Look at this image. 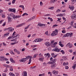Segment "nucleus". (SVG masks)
I'll return each mask as SVG.
<instances>
[{
    "mask_svg": "<svg viewBox=\"0 0 76 76\" xmlns=\"http://www.w3.org/2000/svg\"><path fill=\"white\" fill-rule=\"evenodd\" d=\"M40 5L41 6H42L43 5V3H42V1H41L40 3Z\"/></svg>",
    "mask_w": 76,
    "mask_h": 76,
    "instance_id": "obj_35",
    "label": "nucleus"
},
{
    "mask_svg": "<svg viewBox=\"0 0 76 76\" xmlns=\"http://www.w3.org/2000/svg\"><path fill=\"white\" fill-rule=\"evenodd\" d=\"M61 53H62L63 54H65V52H64V50H62L61 51Z\"/></svg>",
    "mask_w": 76,
    "mask_h": 76,
    "instance_id": "obj_28",
    "label": "nucleus"
},
{
    "mask_svg": "<svg viewBox=\"0 0 76 76\" xmlns=\"http://www.w3.org/2000/svg\"><path fill=\"white\" fill-rule=\"evenodd\" d=\"M36 67V66H34L31 67H30L31 69H35Z\"/></svg>",
    "mask_w": 76,
    "mask_h": 76,
    "instance_id": "obj_32",
    "label": "nucleus"
},
{
    "mask_svg": "<svg viewBox=\"0 0 76 76\" xmlns=\"http://www.w3.org/2000/svg\"><path fill=\"white\" fill-rule=\"evenodd\" d=\"M13 74V73L12 72L10 73L9 75H10V76H12V75Z\"/></svg>",
    "mask_w": 76,
    "mask_h": 76,
    "instance_id": "obj_56",
    "label": "nucleus"
},
{
    "mask_svg": "<svg viewBox=\"0 0 76 76\" xmlns=\"http://www.w3.org/2000/svg\"><path fill=\"white\" fill-rule=\"evenodd\" d=\"M69 35H70V33H67L66 34V35H64L63 37H68Z\"/></svg>",
    "mask_w": 76,
    "mask_h": 76,
    "instance_id": "obj_19",
    "label": "nucleus"
},
{
    "mask_svg": "<svg viewBox=\"0 0 76 76\" xmlns=\"http://www.w3.org/2000/svg\"><path fill=\"white\" fill-rule=\"evenodd\" d=\"M10 60L11 62H12V63H15V61H14V60H13V58H10Z\"/></svg>",
    "mask_w": 76,
    "mask_h": 76,
    "instance_id": "obj_18",
    "label": "nucleus"
},
{
    "mask_svg": "<svg viewBox=\"0 0 76 76\" xmlns=\"http://www.w3.org/2000/svg\"><path fill=\"white\" fill-rule=\"evenodd\" d=\"M73 23H74V21H72V22L71 23V26H72L73 25Z\"/></svg>",
    "mask_w": 76,
    "mask_h": 76,
    "instance_id": "obj_46",
    "label": "nucleus"
},
{
    "mask_svg": "<svg viewBox=\"0 0 76 76\" xmlns=\"http://www.w3.org/2000/svg\"><path fill=\"white\" fill-rule=\"evenodd\" d=\"M15 1H16V0H13L12 2V4H14L15 2Z\"/></svg>",
    "mask_w": 76,
    "mask_h": 76,
    "instance_id": "obj_43",
    "label": "nucleus"
},
{
    "mask_svg": "<svg viewBox=\"0 0 76 76\" xmlns=\"http://www.w3.org/2000/svg\"><path fill=\"white\" fill-rule=\"evenodd\" d=\"M58 26L56 24H55L53 26V28H54L55 27H56V26Z\"/></svg>",
    "mask_w": 76,
    "mask_h": 76,
    "instance_id": "obj_40",
    "label": "nucleus"
},
{
    "mask_svg": "<svg viewBox=\"0 0 76 76\" xmlns=\"http://www.w3.org/2000/svg\"><path fill=\"white\" fill-rule=\"evenodd\" d=\"M8 19V23H10L9 22H11L12 21V18H11L10 17H7Z\"/></svg>",
    "mask_w": 76,
    "mask_h": 76,
    "instance_id": "obj_15",
    "label": "nucleus"
},
{
    "mask_svg": "<svg viewBox=\"0 0 76 76\" xmlns=\"http://www.w3.org/2000/svg\"><path fill=\"white\" fill-rule=\"evenodd\" d=\"M72 19H73L75 20L76 19V15L75 14H73L71 16Z\"/></svg>",
    "mask_w": 76,
    "mask_h": 76,
    "instance_id": "obj_7",
    "label": "nucleus"
},
{
    "mask_svg": "<svg viewBox=\"0 0 76 76\" xmlns=\"http://www.w3.org/2000/svg\"><path fill=\"white\" fill-rule=\"evenodd\" d=\"M63 75H64V76H68V75H67V74H63Z\"/></svg>",
    "mask_w": 76,
    "mask_h": 76,
    "instance_id": "obj_64",
    "label": "nucleus"
},
{
    "mask_svg": "<svg viewBox=\"0 0 76 76\" xmlns=\"http://www.w3.org/2000/svg\"><path fill=\"white\" fill-rule=\"evenodd\" d=\"M66 46H68L69 48H72L73 47L72 44H70V43H69L66 45Z\"/></svg>",
    "mask_w": 76,
    "mask_h": 76,
    "instance_id": "obj_8",
    "label": "nucleus"
},
{
    "mask_svg": "<svg viewBox=\"0 0 76 76\" xmlns=\"http://www.w3.org/2000/svg\"><path fill=\"white\" fill-rule=\"evenodd\" d=\"M43 40V39L40 38H38V42H41Z\"/></svg>",
    "mask_w": 76,
    "mask_h": 76,
    "instance_id": "obj_24",
    "label": "nucleus"
},
{
    "mask_svg": "<svg viewBox=\"0 0 76 76\" xmlns=\"http://www.w3.org/2000/svg\"><path fill=\"white\" fill-rule=\"evenodd\" d=\"M62 32L63 33V34H64V33H65L66 32V31L64 30H62Z\"/></svg>",
    "mask_w": 76,
    "mask_h": 76,
    "instance_id": "obj_44",
    "label": "nucleus"
},
{
    "mask_svg": "<svg viewBox=\"0 0 76 76\" xmlns=\"http://www.w3.org/2000/svg\"><path fill=\"white\" fill-rule=\"evenodd\" d=\"M50 61H53V57H52L51 58H50Z\"/></svg>",
    "mask_w": 76,
    "mask_h": 76,
    "instance_id": "obj_52",
    "label": "nucleus"
},
{
    "mask_svg": "<svg viewBox=\"0 0 76 76\" xmlns=\"http://www.w3.org/2000/svg\"><path fill=\"white\" fill-rule=\"evenodd\" d=\"M60 11H61V10H59V9H58L56 11V12L57 13L58 12H60Z\"/></svg>",
    "mask_w": 76,
    "mask_h": 76,
    "instance_id": "obj_37",
    "label": "nucleus"
},
{
    "mask_svg": "<svg viewBox=\"0 0 76 76\" xmlns=\"http://www.w3.org/2000/svg\"><path fill=\"white\" fill-rule=\"evenodd\" d=\"M30 26V24H29L25 28V29H28V28L29 27V26Z\"/></svg>",
    "mask_w": 76,
    "mask_h": 76,
    "instance_id": "obj_31",
    "label": "nucleus"
},
{
    "mask_svg": "<svg viewBox=\"0 0 76 76\" xmlns=\"http://www.w3.org/2000/svg\"><path fill=\"white\" fill-rule=\"evenodd\" d=\"M24 74L23 75V76H27V72H24Z\"/></svg>",
    "mask_w": 76,
    "mask_h": 76,
    "instance_id": "obj_21",
    "label": "nucleus"
},
{
    "mask_svg": "<svg viewBox=\"0 0 76 76\" xmlns=\"http://www.w3.org/2000/svg\"><path fill=\"white\" fill-rule=\"evenodd\" d=\"M65 69H69V66H66Z\"/></svg>",
    "mask_w": 76,
    "mask_h": 76,
    "instance_id": "obj_58",
    "label": "nucleus"
},
{
    "mask_svg": "<svg viewBox=\"0 0 76 76\" xmlns=\"http://www.w3.org/2000/svg\"><path fill=\"white\" fill-rule=\"evenodd\" d=\"M10 44L11 45H15V42H14V43H11Z\"/></svg>",
    "mask_w": 76,
    "mask_h": 76,
    "instance_id": "obj_62",
    "label": "nucleus"
},
{
    "mask_svg": "<svg viewBox=\"0 0 76 76\" xmlns=\"http://www.w3.org/2000/svg\"><path fill=\"white\" fill-rule=\"evenodd\" d=\"M30 57L31 56H26V58L21 59V60H20V62H23V63H25V62L26 61L28 60V58H30Z\"/></svg>",
    "mask_w": 76,
    "mask_h": 76,
    "instance_id": "obj_2",
    "label": "nucleus"
},
{
    "mask_svg": "<svg viewBox=\"0 0 76 76\" xmlns=\"http://www.w3.org/2000/svg\"><path fill=\"white\" fill-rule=\"evenodd\" d=\"M3 76H6V74L3 73L2 74Z\"/></svg>",
    "mask_w": 76,
    "mask_h": 76,
    "instance_id": "obj_47",
    "label": "nucleus"
},
{
    "mask_svg": "<svg viewBox=\"0 0 76 76\" xmlns=\"http://www.w3.org/2000/svg\"><path fill=\"white\" fill-rule=\"evenodd\" d=\"M53 33L54 36V35H57V34H58V33H56L55 31H53Z\"/></svg>",
    "mask_w": 76,
    "mask_h": 76,
    "instance_id": "obj_25",
    "label": "nucleus"
},
{
    "mask_svg": "<svg viewBox=\"0 0 76 76\" xmlns=\"http://www.w3.org/2000/svg\"><path fill=\"white\" fill-rule=\"evenodd\" d=\"M59 45H60V46L61 47H64V45H63V44H61V41H60L59 42Z\"/></svg>",
    "mask_w": 76,
    "mask_h": 76,
    "instance_id": "obj_17",
    "label": "nucleus"
},
{
    "mask_svg": "<svg viewBox=\"0 0 76 76\" xmlns=\"http://www.w3.org/2000/svg\"><path fill=\"white\" fill-rule=\"evenodd\" d=\"M55 32H56V33H57V34H58V30H57V29H56L55 30Z\"/></svg>",
    "mask_w": 76,
    "mask_h": 76,
    "instance_id": "obj_55",
    "label": "nucleus"
},
{
    "mask_svg": "<svg viewBox=\"0 0 76 76\" xmlns=\"http://www.w3.org/2000/svg\"><path fill=\"white\" fill-rule=\"evenodd\" d=\"M31 59H29V62L28 63V64H30L31 63Z\"/></svg>",
    "mask_w": 76,
    "mask_h": 76,
    "instance_id": "obj_33",
    "label": "nucleus"
},
{
    "mask_svg": "<svg viewBox=\"0 0 76 76\" xmlns=\"http://www.w3.org/2000/svg\"><path fill=\"white\" fill-rule=\"evenodd\" d=\"M36 57H37V55L35 54L34 56H33V58H36Z\"/></svg>",
    "mask_w": 76,
    "mask_h": 76,
    "instance_id": "obj_53",
    "label": "nucleus"
},
{
    "mask_svg": "<svg viewBox=\"0 0 76 76\" xmlns=\"http://www.w3.org/2000/svg\"><path fill=\"white\" fill-rule=\"evenodd\" d=\"M52 73L53 74H54V76H57L58 75V71L54 70L52 72Z\"/></svg>",
    "mask_w": 76,
    "mask_h": 76,
    "instance_id": "obj_5",
    "label": "nucleus"
},
{
    "mask_svg": "<svg viewBox=\"0 0 76 76\" xmlns=\"http://www.w3.org/2000/svg\"><path fill=\"white\" fill-rule=\"evenodd\" d=\"M46 56H48V58L50 57V55L49 53H47V54Z\"/></svg>",
    "mask_w": 76,
    "mask_h": 76,
    "instance_id": "obj_38",
    "label": "nucleus"
},
{
    "mask_svg": "<svg viewBox=\"0 0 76 76\" xmlns=\"http://www.w3.org/2000/svg\"><path fill=\"white\" fill-rule=\"evenodd\" d=\"M45 44L46 45H47V46H49L51 45V44L49 43V42H47L45 43Z\"/></svg>",
    "mask_w": 76,
    "mask_h": 76,
    "instance_id": "obj_16",
    "label": "nucleus"
},
{
    "mask_svg": "<svg viewBox=\"0 0 76 76\" xmlns=\"http://www.w3.org/2000/svg\"><path fill=\"white\" fill-rule=\"evenodd\" d=\"M57 1V0H52L50 1V4H53L54 2Z\"/></svg>",
    "mask_w": 76,
    "mask_h": 76,
    "instance_id": "obj_13",
    "label": "nucleus"
},
{
    "mask_svg": "<svg viewBox=\"0 0 76 76\" xmlns=\"http://www.w3.org/2000/svg\"><path fill=\"white\" fill-rule=\"evenodd\" d=\"M10 53L11 54H12L13 55H15V53L13 52V51H10Z\"/></svg>",
    "mask_w": 76,
    "mask_h": 76,
    "instance_id": "obj_30",
    "label": "nucleus"
},
{
    "mask_svg": "<svg viewBox=\"0 0 76 76\" xmlns=\"http://www.w3.org/2000/svg\"><path fill=\"white\" fill-rule=\"evenodd\" d=\"M14 40V41H17V37H16V38L15 39H13Z\"/></svg>",
    "mask_w": 76,
    "mask_h": 76,
    "instance_id": "obj_50",
    "label": "nucleus"
},
{
    "mask_svg": "<svg viewBox=\"0 0 76 76\" xmlns=\"http://www.w3.org/2000/svg\"><path fill=\"white\" fill-rule=\"evenodd\" d=\"M2 18H4L5 17V15H3L2 14Z\"/></svg>",
    "mask_w": 76,
    "mask_h": 76,
    "instance_id": "obj_59",
    "label": "nucleus"
},
{
    "mask_svg": "<svg viewBox=\"0 0 76 76\" xmlns=\"http://www.w3.org/2000/svg\"><path fill=\"white\" fill-rule=\"evenodd\" d=\"M34 41H35V42H38V39H35L34 40Z\"/></svg>",
    "mask_w": 76,
    "mask_h": 76,
    "instance_id": "obj_34",
    "label": "nucleus"
},
{
    "mask_svg": "<svg viewBox=\"0 0 76 76\" xmlns=\"http://www.w3.org/2000/svg\"><path fill=\"white\" fill-rule=\"evenodd\" d=\"M25 23H23L21 24H19V25H18L16 26V28H18V27H20V26H23V25H25Z\"/></svg>",
    "mask_w": 76,
    "mask_h": 76,
    "instance_id": "obj_12",
    "label": "nucleus"
},
{
    "mask_svg": "<svg viewBox=\"0 0 76 76\" xmlns=\"http://www.w3.org/2000/svg\"><path fill=\"white\" fill-rule=\"evenodd\" d=\"M17 54H20V52H19V51H18L17 52H16Z\"/></svg>",
    "mask_w": 76,
    "mask_h": 76,
    "instance_id": "obj_49",
    "label": "nucleus"
},
{
    "mask_svg": "<svg viewBox=\"0 0 76 76\" xmlns=\"http://www.w3.org/2000/svg\"><path fill=\"white\" fill-rule=\"evenodd\" d=\"M39 60H40V61H44V59L42 58H39Z\"/></svg>",
    "mask_w": 76,
    "mask_h": 76,
    "instance_id": "obj_39",
    "label": "nucleus"
},
{
    "mask_svg": "<svg viewBox=\"0 0 76 76\" xmlns=\"http://www.w3.org/2000/svg\"><path fill=\"white\" fill-rule=\"evenodd\" d=\"M12 67H12V66H11L10 67V71H13V69Z\"/></svg>",
    "mask_w": 76,
    "mask_h": 76,
    "instance_id": "obj_26",
    "label": "nucleus"
},
{
    "mask_svg": "<svg viewBox=\"0 0 76 76\" xmlns=\"http://www.w3.org/2000/svg\"><path fill=\"white\" fill-rule=\"evenodd\" d=\"M25 15H26V16H27V15H28V14L26 13H25L23 14L22 16H24Z\"/></svg>",
    "mask_w": 76,
    "mask_h": 76,
    "instance_id": "obj_27",
    "label": "nucleus"
},
{
    "mask_svg": "<svg viewBox=\"0 0 76 76\" xmlns=\"http://www.w3.org/2000/svg\"><path fill=\"white\" fill-rule=\"evenodd\" d=\"M56 60H57L55 58L54 60H53L52 62V63H55V62L56 61Z\"/></svg>",
    "mask_w": 76,
    "mask_h": 76,
    "instance_id": "obj_23",
    "label": "nucleus"
},
{
    "mask_svg": "<svg viewBox=\"0 0 76 76\" xmlns=\"http://www.w3.org/2000/svg\"><path fill=\"white\" fill-rule=\"evenodd\" d=\"M9 34V33H6L4 34V37H5V36H7V35H8Z\"/></svg>",
    "mask_w": 76,
    "mask_h": 76,
    "instance_id": "obj_29",
    "label": "nucleus"
},
{
    "mask_svg": "<svg viewBox=\"0 0 76 76\" xmlns=\"http://www.w3.org/2000/svg\"><path fill=\"white\" fill-rule=\"evenodd\" d=\"M52 62H48V64H52Z\"/></svg>",
    "mask_w": 76,
    "mask_h": 76,
    "instance_id": "obj_45",
    "label": "nucleus"
},
{
    "mask_svg": "<svg viewBox=\"0 0 76 76\" xmlns=\"http://www.w3.org/2000/svg\"><path fill=\"white\" fill-rule=\"evenodd\" d=\"M9 11H10V12H14V13H15V12H16L15 9H10Z\"/></svg>",
    "mask_w": 76,
    "mask_h": 76,
    "instance_id": "obj_10",
    "label": "nucleus"
},
{
    "mask_svg": "<svg viewBox=\"0 0 76 76\" xmlns=\"http://www.w3.org/2000/svg\"><path fill=\"white\" fill-rule=\"evenodd\" d=\"M49 9H50V10H53V9H54V7H50L49 8Z\"/></svg>",
    "mask_w": 76,
    "mask_h": 76,
    "instance_id": "obj_36",
    "label": "nucleus"
},
{
    "mask_svg": "<svg viewBox=\"0 0 76 76\" xmlns=\"http://www.w3.org/2000/svg\"><path fill=\"white\" fill-rule=\"evenodd\" d=\"M54 55H55L54 53H51V55L52 57H54Z\"/></svg>",
    "mask_w": 76,
    "mask_h": 76,
    "instance_id": "obj_54",
    "label": "nucleus"
},
{
    "mask_svg": "<svg viewBox=\"0 0 76 76\" xmlns=\"http://www.w3.org/2000/svg\"><path fill=\"white\" fill-rule=\"evenodd\" d=\"M69 8L71 10H73L75 9V8L73 7H69Z\"/></svg>",
    "mask_w": 76,
    "mask_h": 76,
    "instance_id": "obj_22",
    "label": "nucleus"
},
{
    "mask_svg": "<svg viewBox=\"0 0 76 76\" xmlns=\"http://www.w3.org/2000/svg\"><path fill=\"white\" fill-rule=\"evenodd\" d=\"M61 15H62V14H60L57 15V16H61Z\"/></svg>",
    "mask_w": 76,
    "mask_h": 76,
    "instance_id": "obj_41",
    "label": "nucleus"
},
{
    "mask_svg": "<svg viewBox=\"0 0 76 76\" xmlns=\"http://www.w3.org/2000/svg\"><path fill=\"white\" fill-rule=\"evenodd\" d=\"M11 66H10L8 65H7V66L6 67H8V68H10Z\"/></svg>",
    "mask_w": 76,
    "mask_h": 76,
    "instance_id": "obj_48",
    "label": "nucleus"
},
{
    "mask_svg": "<svg viewBox=\"0 0 76 76\" xmlns=\"http://www.w3.org/2000/svg\"><path fill=\"white\" fill-rule=\"evenodd\" d=\"M56 66H57V64L56 63H52L51 65V68L52 69H54Z\"/></svg>",
    "mask_w": 76,
    "mask_h": 76,
    "instance_id": "obj_4",
    "label": "nucleus"
},
{
    "mask_svg": "<svg viewBox=\"0 0 76 76\" xmlns=\"http://www.w3.org/2000/svg\"><path fill=\"white\" fill-rule=\"evenodd\" d=\"M38 25L39 26H43L44 27H45V24L41 23H38Z\"/></svg>",
    "mask_w": 76,
    "mask_h": 76,
    "instance_id": "obj_6",
    "label": "nucleus"
},
{
    "mask_svg": "<svg viewBox=\"0 0 76 76\" xmlns=\"http://www.w3.org/2000/svg\"><path fill=\"white\" fill-rule=\"evenodd\" d=\"M13 19H15V18H17V15L13 17Z\"/></svg>",
    "mask_w": 76,
    "mask_h": 76,
    "instance_id": "obj_60",
    "label": "nucleus"
},
{
    "mask_svg": "<svg viewBox=\"0 0 76 76\" xmlns=\"http://www.w3.org/2000/svg\"><path fill=\"white\" fill-rule=\"evenodd\" d=\"M52 47L53 48H55L54 49H53L52 50V51H56V52H60V50H59L58 48H57V46L53 44V46H52Z\"/></svg>",
    "mask_w": 76,
    "mask_h": 76,
    "instance_id": "obj_1",
    "label": "nucleus"
},
{
    "mask_svg": "<svg viewBox=\"0 0 76 76\" xmlns=\"http://www.w3.org/2000/svg\"><path fill=\"white\" fill-rule=\"evenodd\" d=\"M25 50V48H23V49H22V51H24Z\"/></svg>",
    "mask_w": 76,
    "mask_h": 76,
    "instance_id": "obj_63",
    "label": "nucleus"
},
{
    "mask_svg": "<svg viewBox=\"0 0 76 76\" xmlns=\"http://www.w3.org/2000/svg\"><path fill=\"white\" fill-rule=\"evenodd\" d=\"M8 29L9 32H12V31H14V28L12 29V27H9Z\"/></svg>",
    "mask_w": 76,
    "mask_h": 76,
    "instance_id": "obj_9",
    "label": "nucleus"
},
{
    "mask_svg": "<svg viewBox=\"0 0 76 76\" xmlns=\"http://www.w3.org/2000/svg\"><path fill=\"white\" fill-rule=\"evenodd\" d=\"M14 37L17 38V39H19V34H15Z\"/></svg>",
    "mask_w": 76,
    "mask_h": 76,
    "instance_id": "obj_11",
    "label": "nucleus"
},
{
    "mask_svg": "<svg viewBox=\"0 0 76 76\" xmlns=\"http://www.w3.org/2000/svg\"><path fill=\"white\" fill-rule=\"evenodd\" d=\"M66 63L65 62H64L63 64V66H66Z\"/></svg>",
    "mask_w": 76,
    "mask_h": 76,
    "instance_id": "obj_61",
    "label": "nucleus"
},
{
    "mask_svg": "<svg viewBox=\"0 0 76 76\" xmlns=\"http://www.w3.org/2000/svg\"><path fill=\"white\" fill-rule=\"evenodd\" d=\"M35 18H36V16H34L33 17L31 18L30 19H29L28 20V22H29V21H31V20H32L33 19H35Z\"/></svg>",
    "mask_w": 76,
    "mask_h": 76,
    "instance_id": "obj_14",
    "label": "nucleus"
},
{
    "mask_svg": "<svg viewBox=\"0 0 76 76\" xmlns=\"http://www.w3.org/2000/svg\"><path fill=\"white\" fill-rule=\"evenodd\" d=\"M14 50L15 52H17V51H18V50H17V49H14Z\"/></svg>",
    "mask_w": 76,
    "mask_h": 76,
    "instance_id": "obj_57",
    "label": "nucleus"
},
{
    "mask_svg": "<svg viewBox=\"0 0 76 76\" xmlns=\"http://www.w3.org/2000/svg\"><path fill=\"white\" fill-rule=\"evenodd\" d=\"M66 15L65 14H62L61 16H64Z\"/></svg>",
    "mask_w": 76,
    "mask_h": 76,
    "instance_id": "obj_51",
    "label": "nucleus"
},
{
    "mask_svg": "<svg viewBox=\"0 0 76 76\" xmlns=\"http://www.w3.org/2000/svg\"><path fill=\"white\" fill-rule=\"evenodd\" d=\"M76 64H74L73 66H72V67L73 69H76Z\"/></svg>",
    "mask_w": 76,
    "mask_h": 76,
    "instance_id": "obj_20",
    "label": "nucleus"
},
{
    "mask_svg": "<svg viewBox=\"0 0 76 76\" xmlns=\"http://www.w3.org/2000/svg\"><path fill=\"white\" fill-rule=\"evenodd\" d=\"M45 35H48V31L45 32Z\"/></svg>",
    "mask_w": 76,
    "mask_h": 76,
    "instance_id": "obj_42",
    "label": "nucleus"
},
{
    "mask_svg": "<svg viewBox=\"0 0 76 76\" xmlns=\"http://www.w3.org/2000/svg\"><path fill=\"white\" fill-rule=\"evenodd\" d=\"M8 59L4 58L3 57H0V61H4V60H5V61H8Z\"/></svg>",
    "mask_w": 76,
    "mask_h": 76,
    "instance_id": "obj_3",
    "label": "nucleus"
}]
</instances>
